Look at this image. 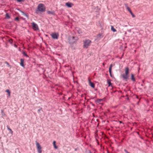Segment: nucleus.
<instances>
[{
	"label": "nucleus",
	"instance_id": "obj_1",
	"mask_svg": "<svg viewBox=\"0 0 153 153\" xmlns=\"http://www.w3.org/2000/svg\"><path fill=\"white\" fill-rule=\"evenodd\" d=\"M46 7L45 5L42 3L39 4L37 7V9L36 11V13L38 14L39 12L42 13L45 11Z\"/></svg>",
	"mask_w": 153,
	"mask_h": 153
},
{
	"label": "nucleus",
	"instance_id": "obj_2",
	"mask_svg": "<svg viewBox=\"0 0 153 153\" xmlns=\"http://www.w3.org/2000/svg\"><path fill=\"white\" fill-rule=\"evenodd\" d=\"M83 47L86 48H88V46L90 45L91 43V41L89 39L83 41Z\"/></svg>",
	"mask_w": 153,
	"mask_h": 153
},
{
	"label": "nucleus",
	"instance_id": "obj_3",
	"mask_svg": "<svg viewBox=\"0 0 153 153\" xmlns=\"http://www.w3.org/2000/svg\"><path fill=\"white\" fill-rule=\"evenodd\" d=\"M129 73V68L128 67L125 68V74L122 75L124 79H127L128 78V74Z\"/></svg>",
	"mask_w": 153,
	"mask_h": 153
},
{
	"label": "nucleus",
	"instance_id": "obj_4",
	"mask_svg": "<svg viewBox=\"0 0 153 153\" xmlns=\"http://www.w3.org/2000/svg\"><path fill=\"white\" fill-rule=\"evenodd\" d=\"M35 143L38 152L39 153H41L42 152V147L39 143L37 141H36Z\"/></svg>",
	"mask_w": 153,
	"mask_h": 153
},
{
	"label": "nucleus",
	"instance_id": "obj_5",
	"mask_svg": "<svg viewBox=\"0 0 153 153\" xmlns=\"http://www.w3.org/2000/svg\"><path fill=\"white\" fill-rule=\"evenodd\" d=\"M31 24L33 29H34L35 30H39L38 26L36 24L33 22Z\"/></svg>",
	"mask_w": 153,
	"mask_h": 153
},
{
	"label": "nucleus",
	"instance_id": "obj_6",
	"mask_svg": "<svg viewBox=\"0 0 153 153\" xmlns=\"http://www.w3.org/2000/svg\"><path fill=\"white\" fill-rule=\"evenodd\" d=\"M51 36L53 39H57L58 38L59 35L58 33H53L51 34Z\"/></svg>",
	"mask_w": 153,
	"mask_h": 153
},
{
	"label": "nucleus",
	"instance_id": "obj_7",
	"mask_svg": "<svg viewBox=\"0 0 153 153\" xmlns=\"http://www.w3.org/2000/svg\"><path fill=\"white\" fill-rule=\"evenodd\" d=\"M88 82L89 84V85L92 88H94L95 87V84H94L91 82L90 79H88Z\"/></svg>",
	"mask_w": 153,
	"mask_h": 153
},
{
	"label": "nucleus",
	"instance_id": "obj_8",
	"mask_svg": "<svg viewBox=\"0 0 153 153\" xmlns=\"http://www.w3.org/2000/svg\"><path fill=\"white\" fill-rule=\"evenodd\" d=\"M66 5L68 7H71L74 5V4L68 2L66 3Z\"/></svg>",
	"mask_w": 153,
	"mask_h": 153
},
{
	"label": "nucleus",
	"instance_id": "obj_9",
	"mask_svg": "<svg viewBox=\"0 0 153 153\" xmlns=\"http://www.w3.org/2000/svg\"><path fill=\"white\" fill-rule=\"evenodd\" d=\"M24 59H20L21 62L20 63V65L21 66H22L23 68H25V65L24 64Z\"/></svg>",
	"mask_w": 153,
	"mask_h": 153
},
{
	"label": "nucleus",
	"instance_id": "obj_10",
	"mask_svg": "<svg viewBox=\"0 0 153 153\" xmlns=\"http://www.w3.org/2000/svg\"><path fill=\"white\" fill-rule=\"evenodd\" d=\"M112 64H111L110 66L109 69V71L110 73V76L111 77H112V75L111 74V69H112Z\"/></svg>",
	"mask_w": 153,
	"mask_h": 153
},
{
	"label": "nucleus",
	"instance_id": "obj_11",
	"mask_svg": "<svg viewBox=\"0 0 153 153\" xmlns=\"http://www.w3.org/2000/svg\"><path fill=\"white\" fill-rule=\"evenodd\" d=\"M7 128L8 130L10 131V133L12 135L13 134V131H12L11 129L10 128L9 126H7Z\"/></svg>",
	"mask_w": 153,
	"mask_h": 153
},
{
	"label": "nucleus",
	"instance_id": "obj_12",
	"mask_svg": "<svg viewBox=\"0 0 153 153\" xmlns=\"http://www.w3.org/2000/svg\"><path fill=\"white\" fill-rule=\"evenodd\" d=\"M47 13L48 14H52V15H54L55 13L54 11H48Z\"/></svg>",
	"mask_w": 153,
	"mask_h": 153
},
{
	"label": "nucleus",
	"instance_id": "obj_13",
	"mask_svg": "<svg viewBox=\"0 0 153 153\" xmlns=\"http://www.w3.org/2000/svg\"><path fill=\"white\" fill-rule=\"evenodd\" d=\"M125 5L127 10L130 12L131 11V10L128 7L127 4H126Z\"/></svg>",
	"mask_w": 153,
	"mask_h": 153
},
{
	"label": "nucleus",
	"instance_id": "obj_14",
	"mask_svg": "<svg viewBox=\"0 0 153 153\" xmlns=\"http://www.w3.org/2000/svg\"><path fill=\"white\" fill-rule=\"evenodd\" d=\"M131 79L133 81H135V78L134 76V75L133 74H131Z\"/></svg>",
	"mask_w": 153,
	"mask_h": 153
},
{
	"label": "nucleus",
	"instance_id": "obj_15",
	"mask_svg": "<svg viewBox=\"0 0 153 153\" xmlns=\"http://www.w3.org/2000/svg\"><path fill=\"white\" fill-rule=\"evenodd\" d=\"M111 29L113 32H115L116 31V30L114 28V27L113 26H111Z\"/></svg>",
	"mask_w": 153,
	"mask_h": 153
},
{
	"label": "nucleus",
	"instance_id": "obj_16",
	"mask_svg": "<svg viewBox=\"0 0 153 153\" xmlns=\"http://www.w3.org/2000/svg\"><path fill=\"white\" fill-rule=\"evenodd\" d=\"M56 142L55 141H53V145L54 148L55 149H57L58 147L56 145Z\"/></svg>",
	"mask_w": 153,
	"mask_h": 153
},
{
	"label": "nucleus",
	"instance_id": "obj_17",
	"mask_svg": "<svg viewBox=\"0 0 153 153\" xmlns=\"http://www.w3.org/2000/svg\"><path fill=\"white\" fill-rule=\"evenodd\" d=\"M107 83L108 84V86H110L111 85H112V83H111L110 80H107Z\"/></svg>",
	"mask_w": 153,
	"mask_h": 153
},
{
	"label": "nucleus",
	"instance_id": "obj_18",
	"mask_svg": "<svg viewBox=\"0 0 153 153\" xmlns=\"http://www.w3.org/2000/svg\"><path fill=\"white\" fill-rule=\"evenodd\" d=\"M6 92H7L8 93V96L9 97H10V91H9V90L8 89H7L6 90Z\"/></svg>",
	"mask_w": 153,
	"mask_h": 153
},
{
	"label": "nucleus",
	"instance_id": "obj_19",
	"mask_svg": "<svg viewBox=\"0 0 153 153\" xmlns=\"http://www.w3.org/2000/svg\"><path fill=\"white\" fill-rule=\"evenodd\" d=\"M6 17L8 19L10 18V16L8 13H6Z\"/></svg>",
	"mask_w": 153,
	"mask_h": 153
},
{
	"label": "nucleus",
	"instance_id": "obj_20",
	"mask_svg": "<svg viewBox=\"0 0 153 153\" xmlns=\"http://www.w3.org/2000/svg\"><path fill=\"white\" fill-rule=\"evenodd\" d=\"M23 55L24 56H26V57H28V55H27V54L25 52H23Z\"/></svg>",
	"mask_w": 153,
	"mask_h": 153
},
{
	"label": "nucleus",
	"instance_id": "obj_21",
	"mask_svg": "<svg viewBox=\"0 0 153 153\" xmlns=\"http://www.w3.org/2000/svg\"><path fill=\"white\" fill-rule=\"evenodd\" d=\"M129 13H130L131 15H132V17L133 18H134V17H135V16L133 14V13L131 11Z\"/></svg>",
	"mask_w": 153,
	"mask_h": 153
},
{
	"label": "nucleus",
	"instance_id": "obj_22",
	"mask_svg": "<svg viewBox=\"0 0 153 153\" xmlns=\"http://www.w3.org/2000/svg\"><path fill=\"white\" fill-rule=\"evenodd\" d=\"M14 20L16 21H19V19L18 17H16L14 19Z\"/></svg>",
	"mask_w": 153,
	"mask_h": 153
},
{
	"label": "nucleus",
	"instance_id": "obj_23",
	"mask_svg": "<svg viewBox=\"0 0 153 153\" xmlns=\"http://www.w3.org/2000/svg\"><path fill=\"white\" fill-rule=\"evenodd\" d=\"M18 2H23L25 0H16Z\"/></svg>",
	"mask_w": 153,
	"mask_h": 153
},
{
	"label": "nucleus",
	"instance_id": "obj_24",
	"mask_svg": "<svg viewBox=\"0 0 153 153\" xmlns=\"http://www.w3.org/2000/svg\"><path fill=\"white\" fill-rule=\"evenodd\" d=\"M22 12L23 14V15L24 16H26V17L27 16V15L26 13H25L24 12Z\"/></svg>",
	"mask_w": 153,
	"mask_h": 153
},
{
	"label": "nucleus",
	"instance_id": "obj_25",
	"mask_svg": "<svg viewBox=\"0 0 153 153\" xmlns=\"http://www.w3.org/2000/svg\"><path fill=\"white\" fill-rule=\"evenodd\" d=\"M1 113L2 114V115H3L4 114V110H1Z\"/></svg>",
	"mask_w": 153,
	"mask_h": 153
},
{
	"label": "nucleus",
	"instance_id": "obj_26",
	"mask_svg": "<svg viewBox=\"0 0 153 153\" xmlns=\"http://www.w3.org/2000/svg\"><path fill=\"white\" fill-rule=\"evenodd\" d=\"M102 100L101 99H98L97 100V101L98 102H101Z\"/></svg>",
	"mask_w": 153,
	"mask_h": 153
},
{
	"label": "nucleus",
	"instance_id": "obj_27",
	"mask_svg": "<svg viewBox=\"0 0 153 153\" xmlns=\"http://www.w3.org/2000/svg\"><path fill=\"white\" fill-rule=\"evenodd\" d=\"M124 151L126 152V153H130L129 152L127 151V150L126 149L124 150Z\"/></svg>",
	"mask_w": 153,
	"mask_h": 153
},
{
	"label": "nucleus",
	"instance_id": "obj_28",
	"mask_svg": "<svg viewBox=\"0 0 153 153\" xmlns=\"http://www.w3.org/2000/svg\"><path fill=\"white\" fill-rule=\"evenodd\" d=\"M5 63H6L7 65H9V64L7 62H6Z\"/></svg>",
	"mask_w": 153,
	"mask_h": 153
},
{
	"label": "nucleus",
	"instance_id": "obj_29",
	"mask_svg": "<svg viewBox=\"0 0 153 153\" xmlns=\"http://www.w3.org/2000/svg\"><path fill=\"white\" fill-rule=\"evenodd\" d=\"M119 122L120 123H123V122H122V121H119Z\"/></svg>",
	"mask_w": 153,
	"mask_h": 153
},
{
	"label": "nucleus",
	"instance_id": "obj_30",
	"mask_svg": "<svg viewBox=\"0 0 153 153\" xmlns=\"http://www.w3.org/2000/svg\"><path fill=\"white\" fill-rule=\"evenodd\" d=\"M89 153H92V152H91V151L90 150H89Z\"/></svg>",
	"mask_w": 153,
	"mask_h": 153
},
{
	"label": "nucleus",
	"instance_id": "obj_31",
	"mask_svg": "<svg viewBox=\"0 0 153 153\" xmlns=\"http://www.w3.org/2000/svg\"><path fill=\"white\" fill-rule=\"evenodd\" d=\"M40 111V109H39L38 110V112H39Z\"/></svg>",
	"mask_w": 153,
	"mask_h": 153
},
{
	"label": "nucleus",
	"instance_id": "obj_32",
	"mask_svg": "<svg viewBox=\"0 0 153 153\" xmlns=\"http://www.w3.org/2000/svg\"><path fill=\"white\" fill-rule=\"evenodd\" d=\"M72 38L73 39H74V37H73H73H72Z\"/></svg>",
	"mask_w": 153,
	"mask_h": 153
},
{
	"label": "nucleus",
	"instance_id": "obj_33",
	"mask_svg": "<svg viewBox=\"0 0 153 153\" xmlns=\"http://www.w3.org/2000/svg\"><path fill=\"white\" fill-rule=\"evenodd\" d=\"M99 35H100V36H101V35L100 34H99Z\"/></svg>",
	"mask_w": 153,
	"mask_h": 153
},
{
	"label": "nucleus",
	"instance_id": "obj_34",
	"mask_svg": "<svg viewBox=\"0 0 153 153\" xmlns=\"http://www.w3.org/2000/svg\"><path fill=\"white\" fill-rule=\"evenodd\" d=\"M103 65H104V63H103Z\"/></svg>",
	"mask_w": 153,
	"mask_h": 153
}]
</instances>
